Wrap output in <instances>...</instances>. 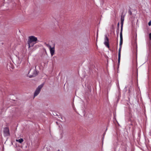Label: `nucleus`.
<instances>
[{
	"instance_id": "4468645a",
	"label": "nucleus",
	"mask_w": 151,
	"mask_h": 151,
	"mask_svg": "<svg viewBox=\"0 0 151 151\" xmlns=\"http://www.w3.org/2000/svg\"><path fill=\"white\" fill-rule=\"evenodd\" d=\"M98 36V33L97 32V34L96 40H97Z\"/></svg>"
},
{
	"instance_id": "f3484780",
	"label": "nucleus",
	"mask_w": 151,
	"mask_h": 151,
	"mask_svg": "<svg viewBox=\"0 0 151 151\" xmlns=\"http://www.w3.org/2000/svg\"><path fill=\"white\" fill-rule=\"evenodd\" d=\"M58 151H60L59 150H58Z\"/></svg>"
},
{
	"instance_id": "1a4fd4ad",
	"label": "nucleus",
	"mask_w": 151,
	"mask_h": 151,
	"mask_svg": "<svg viewBox=\"0 0 151 151\" xmlns=\"http://www.w3.org/2000/svg\"><path fill=\"white\" fill-rule=\"evenodd\" d=\"M16 141L17 142L21 143L24 141V140L22 138H21L19 139H16Z\"/></svg>"
},
{
	"instance_id": "f257e3e1",
	"label": "nucleus",
	"mask_w": 151,
	"mask_h": 151,
	"mask_svg": "<svg viewBox=\"0 0 151 151\" xmlns=\"http://www.w3.org/2000/svg\"><path fill=\"white\" fill-rule=\"evenodd\" d=\"M37 40V37L34 36H31L29 37L27 41L29 48L31 47H33L34 45L36 43V41Z\"/></svg>"
},
{
	"instance_id": "f03ea898",
	"label": "nucleus",
	"mask_w": 151,
	"mask_h": 151,
	"mask_svg": "<svg viewBox=\"0 0 151 151\" xmlns=\"http://www.w3.org/2000/svg\"><path fill=\"white\" fill-rule=\"evenodd\" d=\"M44 45L49 48L51 55L52 56L55 54V45H53L52 47L49 44H47L46 43H45Z\"/></svg>"
},
{
	"instance_id": "423d86ee",
	"label": "nucleus",
	"mask_w": 151,
	"mask_h": 151,
	"mask_svg": "<svg viewBox=\"0 0 151 151\" xmlns=\"http://www.w3.org/2000/svg\"><path fill=\"white\" fill-rule=\"evenodd\" d=\"M4 133L6 136L9 135L10 134L9 129L8 127H5L4 129Z\"/></svg>"
},
{
	"instance_id": "ddd939ff",
	"label": "nucleus",
	"mask_w": 151,
	"mask_h": 151,
	"mask_svg": "<svg viewBox=\"0 0 151 151\" xmlns=\"http://www.w3.org/2000/svg\"><path fill=\"white\" fill-rule=\"evenodd\" d=\"M129 14L130 15H131L132 14V12L130 11H129Z\"/></svg>"
},
{
	"instance_id": "7ed1b4c3",
	"label": "nucleus",
	"mask_w": 151,
	"mask_h": 151,
	"mask_svg": "<svg viewBox=\"0 0 151 151\" xmlns=\"http://www.w3.org/2000/svg\"><path fill=\"white\" fill-rule=\"evenodd\" d=\"M43 86V84L41 85L38 86L34 93V97L36 96L39 94Z\"/></svg>"
},
{
	"instance_id": "a211bd4d",
	"label": "nucleus",
	"mask_w": 151,
	"mask_h": 151,
	"mask_svg": "<svg viewBox=\"0 0 151 151\" xmlns=\"http://www.w3.org/2000/svg\"><path fill=\"white\" fill-rule=\"evenodd\" d=\"M56 123H57V124H58L57 122H56Z\"/></svg>"
},
{
	"instance_id": "2eb2a0df",
	"label": "nucleus",
	"mask_w": 151,
	"mask_h": 151,
	"mask_svg": "<svg viewBox=\"0 0 151 151\" xmlns=\"http://www.w3.org/2000/svg\"><path fill=\"white\" fill-rule=\"evenodd\" d=\"M118 34H119V32H118L117 33V37H118Z\"/></svg>"
},
{
	"instance_id": "6e6552de",
	"label": "nucleus",
	"mask_w": 151,
	"mask_h": 151,
	"mask_svg": "<svg viewBox=\"0 0 151 151\" xmlns=\"http://www.w3.org/2000/svg\"><path fill=\"white\" fill-rule=\"evenodd\" d=\"M124 20V16L122 15L121 16V27H123V22Z\"/></svg>"
},
{
	"instance_id": "dca6fc26",
	"label": "nucleus",
	"mask_w": 151,
	"mask_h": 151,
	"mask_svg": "<svg viewBox=\"0 0 151 151\" xmlns=\"http://www.w3.org/2000/svg\"><path fill=\"white\" fill-rule=\"evenodd\" d=\"M119 23H118V26H119Z\"/></svg>"
},
{
	"instance_id": "20e7f679",
	"label": "nucleus",
	"mask_w": 151,
	"mask_h": 151,
	"mask_svg": "<svg viewBox=\"0 0 151 151\" xmlns=\"http://www.w3.org/2000/svg\"><path fill=\"white\" fill-rule=\"evenodd\" d=\"M31 69H30L28 73V76L30 78L36 76L37 75V72L35 70H34L33 73H30Z\"/></svg>"
},
{
	"instance_id": "39448f33",
	"label": "nucleus",
	"mask_w": 151,
	"mask_h": 151,
	"mask_svg": "<svg viewBox=\"0 0 151 151\" xmlns=\"http://www.w3.org/2000/svg\"><path fill=\"white\" fill-rule=\"evenodd\" d=\"M104 44L107 47H109V40L106 35L105 36Z\"/></svg>"
},
{
	"instance_id": "9d476101",
	"label": "nucleus",
	"mask_w": 151,
	"mask_h": 151,
	"mask_svg": "<svg viewBox=\"0 0 151 151\" xmlns=\"http://www.w3.org/2000/svg\"><path fill=\"white\" fill-rule=\"evenodd\" d=\"M123 30V27H121V31L120 32V39H123L122 32Z\"/></svg>"
},
{
	"instance_id": "f8f14e48",
	"label": "nucleus",
	"mask_w": 151,
	"mask_h": 151,
	"mask_svg": "<svg viewBox=\"0 0 151 151\" xmlns=\"http://www.w3.org/2000/svg\"><path fill=\"white\" fill-rule=\"evenodd\" d=\"M148 25L149 26H150L151 25V21H150L148 23Z\"/></svg>"
},
{
	"instance_id": "0eeeda50",
	"label": "nucleus",
	"mask_w": 151,
	"mask_h": 151,
	"mask_svg": "<svg viewBox=\"0 0 151 151\" xmlns=\"http://www.w3.org/2000/svg\"><path fill=\"white\" fill-rule=\"evenodd\" d=\"M122 48V47H120L119 50L118 52V64L119 65L120 60V57H121V51Z\"/></svg>"
},
{
	"instance_id": "9b49d317",
	"label": "nucleus",
	"mask_w": 151,
	"mask_h": 151,
	"mask_svg": "<svg viewBox=\"0 0 151 151\" xmlns=\"http://www.w3.org/2000/svg\"><path fill=\"white\" fill-rule=\"evenodd\" d=\"M123 43V39H120V43H119V47H122V45Z\"/></svg>"
}]
</instances>
